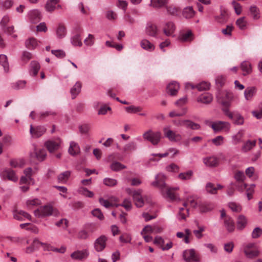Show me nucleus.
Listing matches in <instances>:
<instances>
[{"instance_id": "obj_1", "label": "nucleus", "mask_w": 262, "mask_h": 262, "mask_svg": "<svg viewBox=\"0 0 262 262\" xmlns=\"http://www.w3.org/2000/svg\"><path fill=\"white\" fill-rule=\"evenodd\" d=\"M166 177L162 173H159L155 176V181L151 183L153 186L157 187L160 189L162 195L170 200H174L176 198L175 191L178 187H168L165 182Z\"/></svg>"}, {"instance_id": "obj_2", "label": "nucleus", "mask_w": 262, "mask_h": 262, "mask_svg": "<svg viewBox=\"0 0 262 262\" xmlns=\"http://www.w3.org/2000/svg\"><path fill=\"white\" fill-rule=\"evenodd\" d=\"M205 124L210 127L215 133L222 131L229 133L231 128L230 123L226 121H217L212 122L209 120H206Z\"/></svg>"}, {"instance_id": "obj_3", "label": "nucleus", "mask_w": 262, "mask_h": 262, "mask_svg": "<svg viewBox=\"0 0 262 262\" xmlns=\"http://www.w3.org/2000/svg\"><path fill=\"white\" fill-rule=\"evenodd\" d=\"M197 196L191 195L187 197L183 203V207H181V219H185L186 217L189 216L188 205L192 207L196 208L199 206V201H196Z\"/></svg>"}, {"instance_id": "obj_4", "label": "nucleus", "mask_w": 262, "mask_h": 262, "mask_svg": "<svg viewBox=\"0 0 262 262\" xmlns=\"http://www.w3.org/2000/svg\"><path fill=\"white\" fill-rule=\"evenodd\" d=\"M125 191L128 194L132 196L134 203L137 207H142L144 205V202L142 195V189L135 190L127 188L125 189Z\"/></svg>"}, {"instance_id": "obj_5", "label": "nucleus", "mask_w": 262, "mask_h": 262, "mask_svg": "<svg viewBox=\"0 0 262 262\" xmlns=\"http://www.w3.org/2000/svg\"><path fill=\"white\" fill-rule=\"evenodd\" d=\"M244 252L247 257L253 258L259 254L257 246L255 243H250L243 245Z\"/></svg>"}, {"instance_id": "obj_6", "label": "nucleus", "mask_w": 262, "mask_h": 262, "mask_svg": "<svg viewBox=\"0 0 262 262\" xmlns=\"http://www.w3.org/2000/svg\"><path fill=\"white\" fill-rule=\"evenodd\" d=\"M217 101L223 106H230L233 98V94L228 92H222L217 95Z\"/></svg>"}, {"instance_id": "obj_7", "label": "nucleus", "mask_w": 262, "mask_h": 262, "mask_svg": "<svg viewBox=\"0 0 262 262\" xmlns=\"http://www.w3.org/2000/svg\"><path fill=\"white\" fill-rule=\"evenodd\" d=\"M47 156L45 149L37 148L35 145H33V150L30 152L29 157L31 160H36L41 162L45 160Z\"/></svg>"}, {"instance_id": "obj_8", "label": "nucleus", "mask_w": 262, "mask_h": 262, "mask_svg": "<svg viewBox=\"0 0 262 262\" xmlns=\"http://www.w3.org/2000/svg\"><path fill=\"white\" fill-rule=\"evenodd\" d=\"M161 133L160 132H152L149 130L145 132L143 137L145 140L149 141L153 145H157L159 143L161 138Z\"/></svg>"}, {"instance_id": "obj_9", "label": "nucleus", "mask_w": 262, "mask_h": 262, "mask_svg": "<svg viewBox=\"0 0 262 262\" xmlns=\"http://www.w3.org/2000/svg\"><path fill=\"white\" fill-rule=\"evenodd\" d=\"M0 177L4 180H8L14 182L18 181V177L14 170L10 168H4L0 171Z\"/></svg>"}, {"instance_id": "obj_10", "label": "nucleus", "mask_w": 262, "mask_h": 262, "mask_svg": "<svg viewBox=\"0 0 262 262\" xmlns=\"http://www.w3.org/2000/svg\"><path fill=\"white\" fill-rule=\"evenodd\" d=\"M54 209L51 205H45L36 209L34 213L38 217H44L53 214Z\"/></svg>"}, {"instance_id": "obj_11", "label": "nucleus", "mask_w": 262, "mask_h": 262, "mask_svg": "<svg viewBox=\"0 0 262 262\" xmlns=\"http://www.w3.org/2000/svg\"><path fill=\"white\" fill-rule=\"evenodd\" d=\"M210 86V83L206 81L201 82L195 86L190 83H186L185 85V91L188 92L194 88H196L199 91H206L209 89Z\"/></svg>"}, {"instance_id": "obj_12", "label": "nucleus", "mask_w": 262, "mask_h": 262, "mask_svg": "<svg viewBox=\"0 0 262 262\" xmlns=\"http://www.w3.org/2000/svg\"><path fill=\"white\" fill-rule=\"evenodd\" d=\"M183 258L187 262H196L199 261V256L193 249L185 250L183 252Z\"/></svg>"}, {"instance_id": "obj_13", "label": "nucleus", "mask_w": 262, "mask_h": 262, "mask_svg": "<svg viewBox=\"0 0 262 262\" xmlns=\"http://www.w3.org/2000/svg\"><path fill=\"white\" fill-rule=\"evenodd\" d=\"M46 132V128L43 126H33L30 125V133L32 138H37L42 136Z\"/></svg>"}, {"instance_id": "obj_14", "label": "nucleus", "mask_w": 262, "mask_h": 262, "mask_svg": "<svg viewBox=\"0 0 262 262\" xmlns=\"http://www.w3.org/2000/svg\"><path fill=\"white\" fill-rule=\"evenodd\" d=\"M89 255V251L87 249L77 250L72 253L71 257L74 260H82L86 259Z\"/></svg>"}, {"instance_id": "obj_15", "label": "nucleus", "mask_w": 262, "mask_h": 262, "mask_svg": "<svg viewBox=\"0 0 262 262\" xmlns=\"http://www.w3.org/2000/svg\"><path fill=\"white\" fill-rule=\"evenodd\" d=\"M146 34L150 36L155 38L158 37L159 31L156 25L150 23L147 24L145 28Z\"/></svg>"}, {"instance_id": "obj_16", "label": "nucleus", "mask_w": 262, "mask_h": 262, "mask_svg": "<svg viewBox=\"0 0 262 262\" xmlns=\"http://www.w3.org/2000/svg\"><path fill=\"white\" fill-rule=\"evenodd\" d=\"M107 237L104 235H101L96 239L94 244L95 250L97 252L102 251L105 247Z\"/></svg>"}, {"instance_id": "obj_17", "label": "nucleus", "mask_w": 262, "mask_h": 262, "mask_svg": "<svg viewBox=\"0 0 262 262\" xmlns=\"http://www.w3.org/2000/svg\"><path fill=\"white\" fill-rule=\"evenodd\" d=\"M257 89L255 86H249L244 91V97L247 101H251L256 95Z\"/></svg>"}, {"instance_id": "obj_18", "label": "nucleus", "mask_w": 262, "mask_h": 262, "mask_svg": "<svg viewBox=\"0 0 262 262\" xmlns=\"http://www.w3.org/2000/svg\"><path fill=\"white\" fill-rule=\"evenodd\" d=\"M179 88L180 86L179 83L176 82H171L167 86V93L171 96H174L177 94Z\"/></svg>"}, {"instance_id": "obj_19", "label": "nucleus", "mask_w": 262, "mask_h": 262, "mask_svg": "<svg viewBox=\"0 0 262 262\" xmlns=\"http://www.w3.org/2000/svg\"><path fill=\"white\" fill-rule=\"evenodd\" d=\"M61 142L60 140H57L56 141L49 140L45 143V145L48 150L51 152L59 148Z\"/></svg>"}, {"instance_id": "obj_20", "label": "nucleus", "mask_w": 262, "mask_h": 262, "mask_svg": "<svg viewBox=\"0 0 262 262\" xmlns=\"http://www.w3.org/2000/svg\"><path fill=\"white\" fill-rule=\"evenodd\" d=\"M29 19L31 23L36 24L41 19V14L38 10H33L28 13Z\"/></svg>"}, {"instance_id": "obj_21", "label": "nucleus", "mask_w": 262, "mask_h": 262, "mask_svg": "<svg viewBox=\"0 0 262 262\" xmlns=\"http://www.w3.org/2000/svg\"><path fill=\"white\" fill-rule=\"evenodd\" d=\"M164 136L171 141H175L178 137V134L172 130L168 126H165L163 128Z\"/></svg>"}, {"instance_id": "obj_22", "label": "nucleus", "mask_w": 262, "mask_h": 262, "mask_svg": "<svg viewBox=\"0 0 262 262\" xmlns=\"http://www.w3.org/2000/svg\"><path fill=\"white\" fill-rule=\"evenodd\" d=\"M245 135V132L244 129H240L238 132L233 135L232 137V143L234 145H237L243 141V138Z\"/></svg>"}, {"instance_id": "obj_23", "label": "nucleus", "mask_w": 262, "mask_h": 262, "mask_svg": "<svg viewBox=\"0 0 262 262\" xmlns=\"http://www.w3.org/2000/svg\"><path fill=\"white\" fill-rule=\"evenodd\" d=\"M204 164L208 167H216L219 165V160L215 156H211L203 159Z\"/></svg>"}, {"instance_id": "obj_24", "label": "nucleus", "mask_w": 262, "mask_h": 262, "mask_svg": "<svg viewBox=\"0 0 262 262\" xmlns=\"http://www.w3.org/2000/svg\"><path fill=\"white\" fill-rule=\"evenodd\" d=\"M114 200H115V198L114 197H111L108 200L104 199L101 197L99 199V202L102 206L106 208H109L114 207H116L117 204L113 202Z\"/></svg>"}, {"instance_id": "obj_25", "label": "nucleus", "mask_w": 262, "mask_h": 262, "mask_svg": "<svg viewBox=\"0 0 262 262\" xmlns=\"http://www.w3.org/2000/svg\"><path fill=\"white\" fill-rule=\"evenodd\" d=\"M13 217L15 219L20 221H24L26 219L30 220L31 218L29 213L22 210L14 211Z\"/></svg>"}, {"instance_id": "obj_26", "label": "nucleus", "mask_w": 262, "mask_h": 262, "mask_svg": "<svg viewBox=\"0 0 262 262\" xmlns=\"http://www.w3.org/2000/svg\"><path fill=\"white\" fill-rule=\"evenodd\" d=\"M140 45L143 49L148 52H152L155 49L154 45L147 39L141 40Z\"/></svg>"}, {"instance_id": "obj_27", "label": "nucleus", "mask_w": 262, "mask_h": 262, "mask_svg": "<svg viewBox=\"0 0 262 262\" xmlns=\"http://www.w3.org/2000/svg\"><path fill=\"white\" fill-rule=\"evenodd\" d=\"M80 149L78 144L74 141H71L70 143V147L68 149L69 153L75 156L80 153Z\"/></svg>"}, {"instance_id": "obj_28", "label": "nucleus", "mask_w": 262, "mask_h": 262, "mask_svg": "<svg viewBox=\"0 0 262 262\" xmlns=\"http://www.w3.org/2000/svg\"><path fill=\"white\" fill-rule=\"evenodd\" d=\"M213 99L212 95L209 93H205L201 95L197 99L199 102H201L205 104L210 103Z\"/></svg>"}, {"instance_id": "obj_29", "label": "nucleus", "mask_w": 262, "mask_h": 262, "mask_svg": "<svg viewBox=\"0 0 262 262\" xmlns=\"http://www.w3.org/2000/svg\"><path fill=\"white\" fill-rule=\"evenodd\" d=\"M224 224L225 227L228 232H231L234 230V223L231 217H225L224 221Z\"/></svg>"}, {"instance_id": "obj_30", "label": "nucleus", "mask_w": 262, "mask_h": 262, "mask_svg": "<svg viewBox=\"0 0 262 262\" xmlns=\"http://www.w3.org/2000/svg\"><path fill=\"white\" fill-rule=\"evenodd\" d=\"M176 27L172 23H167L163 28V32L166 36H173V33L175 31Z\"/></svg>"}, {"instance_id": "obj_31", "label": "nucleus", "mask_w": 262, "mask_h": 262, "mask_svg": "<svg viewBox=\"0 0 262 262\" xmlns=\"http://www.w3.org/2000/svg\"><path fill=\"white\" fill-rule=\"evenodd\" d=\"M39 63L36 61H32L29 67V73L32 76H36L40 69Z\"/></svg>"}, {"instance_id": "obj_32", "label": "nucleus", "mask_w": 262, "mask_h": 262, "mask_svg": "<svg viewBox=\"0 0 262 262\" xmlns=\"http://www.w3.org/2000/svg\"><path fill=\"white\" fill-rule=\"evenodd\" d=\"M59 0H47L45 5V9L48 12H52L56 9V5Z\"/></svg>"}, {"instance_id": "obj_33", "label": "nucleus", "mask_w": 262, "mask_h": 262, "mask_svg": "<svg viewBox=\"0 0 262 262\" xmlns=\"http://www.w3.org/2000/svg\"><path fill=\"white\" fill-rule=\"evenodd\" d=\"M82 83L80 81H77L71 88L70 92L73 99H74L80 93L81 90Z\"/></svg>"}, {"instance_id": "obj_34", "label": "nucleus", "mask_w": 262, "mask_h": 262, "mask_svg": "<svg viewBox=\"0 0 262 262\" xmlns=\"http://www.w3.org/2000/svg\"><path fill=\"white\" fill-rule=\"evenodd\" d=\"M71 174V171L69 170L65 171L60 173L57 176L58 182L62 184H66Z\"/></svg>"}, {"instance_id": "obj_35", "label": "nucleus", "mask_w": 262, "mask_h": 262, "mask_svg": "<svg viewBox=\"0 0 262 262\" xmlns=\"http://www.w3.org/2000/svg\"><path fill=\"white\" fill-rule=\"evenodd\" d=\"M228 17V13L226 10L223 9L221 10V14L215 17V20L220 24H224L227 21Z\"/></svg>"}, {"instance_id": "obj_36", "label": "nucleus", "mask_w": 262, "mask_h": 262, "mask_svg": "<svg viewBox=\"0 0 262 262\" xmlns=\"http://www.w3.org/2000/svg\"><path fill=\"white\" fill-rule=\"evenodd\" d=\"M198 207L201 212H206L211 210L213 208V205L207 202L199 201Z\"/></svg>"}, {"instance_id": "obj_37", "label": "nucleus", "mask_w": 262, "mask_h": 262, "mask_svg": "<svg viewBox=\"0 0 262 262\" xmlns=\"http://www.w3.org/2000/svg\"><path fill=\"white\" fill-rule=\"evenodd\" d=\"M181 125L192 129H199L200 128V125L199 124L188 120L181 121Z\"/></svg>"}, {"instance_id": "obj_38", "label": "nucleus", "mask_w": 262, "mask_h": 262, "mask_svg": "<svg viewBox=\"0 0 262 262\" xmlns=\"http://www.w3.org/2000/svg\"><path fill=\"white\" fill-rule=\"evenodd\" d=\"M67 34L66 28L62 24H59L56 29V35L58 38L61 39L64 37Z\"/></svg>"}, {"instance_id": "obj_39", "label": "nucleus", "mask_w": 262, "mask_h": 262, "mask_svg": "<svg viewBox=\"0 0 262 262\" xmlns=\"http://www.w3.org/2000/svg\"><path fill=\"white\" fill-rule=\"evenodd\" d=\"M41 204V201L37 198H32L28 199L26 201V207L28 209H31L35 206L39 205Z\"/></svg>"}, {"instance_id": "obj_40", "label": "nucleus", "mask_w": 262, "mask_h": 262, "mask_svg": "<svg viewBox=\"0 0 262 262\" xmlns=\"http://www.w3.org/2000/svg\"><path fill=\"white\" fill-rule=\"evenodd\" d=\"M96 41L95 36L92 34H89L83 40V43L85 46L91 47L93 46Z\"/></svg>"}, {"instance_id": "obj_41", "label": "nucleus", "mask_w": 262, "mask_h": 262, "mask_svg": "<svg viewBox=\"0 0 262 262\" xmlns=\"http://www.w3.org/2000/svg\"><path fill=\"white\" fill-rule=\"evenodd\" d=\"M24 165L25 161L23 159H13L10 161V165L13 168H21Z\"/></svg>"}, {"instance_id": "obj_42", "label": "nucleus", "mask_w": 262, "mask_h": 262, "mask_svg": "<svg viewBox=\"0 0 262 262\" xmlns=\"http://www.w3.org/2000/svg\"><path fill=\"white\" fill-rule=\"evenodd\" d=\"M26 47L29 49H34L38 46V42L34 37H30L26 40Z\"/></svg>"}, {"instance_id": "obj_43", "label": "nucleus", "mask_w": 262, "mask_h": 262, "mask_svg": "<svg viewBox=\"0 0 262 262\" xmlns=\"http://www.w3.org/2000/svg\"><path fill=\"white\" fill-rule=\"evenodd\" d=\"M195 14V12L194 11L192 7L191 6L185 8L183 11V15L187 19L193 17Z\"/></svg>"}, {"instance_id": "obj_44", "label": "nucleus", "mask_w": 262, "mask_h": 262, "mask_svg": "<svg viewBox=\"0 0 262 262\" xmlns=\"http://www.w3.org/2000/svg\"><path fill=\"white\" fill-rule=\"evenodd\" d=\"M168 0H151L150 5L155 8H161L164 7Z\"/></svg>"}, {"instance_id": "obj_45", "label": "nucleus", "mask_w": 262, "mask_h": 262, "mask_svg": "<svg viewBox=\"0 0 262 262\" xmlns=\"http://www.w3.org/2000/svg\"><path fill=\"white\" fill-rule=\"evenodd\" d=\"M247 224V219L243 215H240L237 220V228L238 230L243 229Z\"/></svg>"}, {"instance_id": "obj_46", "label": "nucleus", "mask_w": 262, "mask_h": 262, "mask_svg": "<svg viewBox=\"0 0 262 262\" xmlns=\"http://www.w3.org/2000/svg\"><path fill=\"white\" fill-rule=\"evenodd\" d=\"M193 39V35L190 30L185 32L181 33V42H190Z\"/></svg>"}, {"instance_id": "obj_47", "label": "nucleus", "mask_w": 262, "mask_h": 262, "mask_svg": "<svg viewBox=\"0 0 262 262\" xmlns=\"http://www.w3.org/2000/svg\"><path fill=\"white\" fill-rule=\"evenodd\" d=\"M230 119L233 120V123L238 125H243L244 123V119L243 117L238 112H235L233 117Z\"/></svg>"}, {"instance_id": "obj_48", "label": "nucleus", "mask_w": 262, "mask_h": 262, "mask_svg": "<svg viewBox=\"0 0 262 262\" xmlns=\"http://www.w3.org/2000/svg\"><path fill=\"white\" fill-rule=\"evenodd\" d=\"M241 69L243 71L244 75L250 74L252 71V68L250 63L248 61H243L241 65Z\"/></svg>"}, {"instance_id": "obj_49", "label": "nucleus", "mask_w": 262, "mask_h": 262, "mask_svg": "<svg viewBox=\"0 0 262 262\" xmlns=\"http://www.w3.org/2000/svg\"><path fill=\"white\" fill-rule=\"evenodd\" d=\"M120 206L124 207L126 211H130L133 207L132 201L129 198L124 199L122 203L120 204H117L116 207Z\"/></svg>"}, {"instance_id": "obj_50", "label": "nucleus", "mask_w": 262, "mask_h": 262, "mask_svg": "<svg viewBox=\"0 0 262 262\" xmlns=\"http://www.w3.org/2000/svg\"><path fill=\"white\" fill-rule=\"evenodd\" d=\"M181 238L186 244H189L192 238L191 231L189 229H186L184 233L181 232Z\"/></svg>"}, {"instance_id": "obj_51", "label": "nucleus", "mask_w": 262, "mask_h": 262, "mask_svg": "<svg viewBox=\"0 0 262 262\" xmlns=\"http://www.w3.org/2000/svg\"><path fill=\"white\" fill-rule=\"evenodd\" d=\"M166 8L168 14L172 15H177L178 14L179 8L174 4H170L166 6Z\"/></svg>"}, {"instance_id": "obj_52", "label": "nucleus", "mask_w": 262, "mask_h": 262, "mask_svg": "<svg viewBox=\"0 0 262 262\" xmlns=\"http://www.w3.org/2000/svg\"><path fill=\"white\" fill-rule=\"evenodd\" d=\"M0 64L3 67L5 72H8L9 64L6 55L4 54L0 55Z\"/></svg>"}, {"instance_id": "obj_53", "label": "nucleus", "mask_w": 262, "mask_h": 262, "mask_svg": "<svg viewBox=\"0 0 262 262\" xmlns=\"http://www.w3.org/2000/svg\"><path fill=\"white\" fill-rule=\"evenodd\" d=\"M110 168L113 171H117L125 169L126 166L119 162H114L111 165Z\"/></svg>"}, {"instance_id": "obj_54", "label": "nucleus", "mask_w": 262, "mask_h": 262, "mask_svg": "<svg viewBox=\"0 0 262 262\" xmlns=\"http://www.w3.org/2000/svg\"><path fill=\"white\" fill-rule=\"evenodd\" d=\"M72 44L74 46L81 47L82 42L81 40L80 36L79 34H76L74 35L71 39Z\"/></svg>"}, {"instance_id": "obj_55", "label": "nucleus", "mask_w": 262, "mask_h": 262, "mask_svg": "<svg viewBox=\"0 0 262 262\" xmlns=\"http://www.w3.org/2000/svg\"><path fill=\"white\" fill-rule=\"evenodd\" d=\"M250 13L253 18L255 20H257L260 17L259 9L255 6L250 7Z\"/></svg>"}, {"instance_id": "obj_56", "label": "nucleus", "mask_w": 262, "mask_h": 262, "mask_svg": "<svg viewBox=\"0 0 262 262\" xmlns=\"http://www.w3.org/2000/svg\"><path fill=\"white\" fill-rule=\"evenodd\" d=\"M205 190L208 193L211 194H215L217 193L215 186L211 182H208L206 184Z\"/></svg>"}, {"instance_id": "obj_57", "label": "nucleus", "mask_w": 262, "mask_h": 262, "mask_svg": "<svg viewBox=\"0 0 262 262\" xmlns=\"http://www.w3.org/2000/svg\"><path fill=\"white\" fill-rule=\"evenodd\" d=\"M78 192L85 197L91 198L94 195V193L92 191L83 187H81L79 188Z\"/></svg>"}, {"instance_id": "obj_58", "label": "nucleus", "mask_w": 262, "mask_h": 262, "mask_svg": "<svg viewBox=\"0 0 262 262\" xmlns=\"http://www.w3.org/2000/svg\"><path fill=\"white\" fill-rule=\"evenodd\" d=\"M256 141H247L243 146L242 150L245 152L250 150L255 146Z\"/></svg>"}, {"instance_id": "obj_59", "label": "nucleus", "mask_w": 262, "mask_h": 262, "mask_svg": "<svg viewBox=\"0 0 262 262\" xmlns=\"http://www.w3.org/2000/svg\"><path fill=\"white\" fill-rule=\"evenodd\" d=\"M137 145L134 142H130L126 144L123 147V150L124 152L129 151H134L136 150Z\"/></svg>"}, {"instance_id": "obj_60", "label": "nucleus", "mask_w": 262, "mask_h": 262, "mask_svg": "<svg viewBox=\"0 0 262 262\" xmlns=\"http://www.w3.org/2000/svg\"><path fill=\"white\" fill-rule=\"evenodd\" d=\"M90 230L88 228V226L85 229L81 230L78 233L77 237L80 239H86L89 236V232ZM93 232V231H91Z\"/></svg>"}, {"instance_id": "obj_61", "label": "nucleus", "mask_w": 262, "mask_h": 262, "mask_svg": "<svg viewBox=\"0 0 262 262\" xmlns=\"http://www.w3.org/2000/svg\"><path fill=\"white\" fill-rule=\"evenodd\" d=\"M26 82L24 80L18 81L11 84L12 88L16 90L23 89L25 87Z\"/></svg>"}, {"instance_id": "obj_62", "label": "nucleus", "mask_w": 262, "mask_h": 262, "mask_svg": "<svg viewBox=\"0 0 262 262\" xmlns=\"http://www.w3.org/2000/svg\"><path fill=\"white\" fill-rule=\"evenodd\" d=\"M125 110L128 113H137L142 110V108L139 106L130 105L125 107Z\"/></svg>"}, {"instance_id": "obj_63", "label": "nucleus", "mask_w": 262, "mask_h": 262, "mask_svg": "<svg viewBox=\"0 0 262 262\" xmlns=\"http://www.w3.org/2000/svg\"><path fill=\"white\" fill-rule=\"evenodd\" d=\"M247 21L245 18L243 17H241L236 20V24L241 30H244L246 28Z\"/></svg>"}, {"instance_id": "obj_64", "label": "nucleus", "mask_w": 262, "mask_h": 262, "mask_svg": "<svg viewBox=\"0 0 262 262\" xmlns=\"http://www.w3.org/2000/svg\"><path fill=\"white\" fill-rule=\"evenodd\" d=\"M235 179L239 182H244L246 179V177L243 171H237L234 174Z\"/></svg>"}]
</instances>
